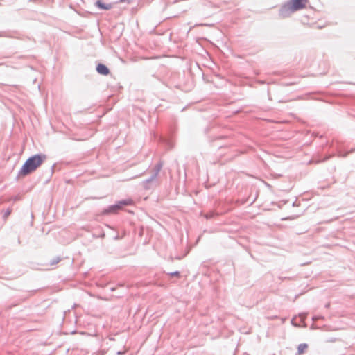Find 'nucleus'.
Masks as SVG:
<instances>
[{
  "mask_svg": "<svg viewBox=\"0 0 355 355\" xmlns=\"http://www.w3.org/2000/svg\"><path fill=\"white\" fill-rule=\"evenodd\" d=\"M44 155H35L29 157L22 166L19 175L26 176L39 168L46 159Z\"/></svg>",
  "mask_w": 355,
  "mask_h": 355,
  "instance_id": "1",
  "label": "nucleus"
},
{
  "mask_svg": "<svg viewBox=\"0 0 355 355\" xmlns=\"http://www.w3.org/2000/svg\"><path fill=\"white\" fill-rule=\"evenodd\" d=\"M309 0H290L284 6L283 9L285 11L295 12L304 8Z\"/></svg>",
  "mask_w": 355,
  "mask_h": 355,
  "instance_id": "2",
  "label": "nucleus"
},
{
  "mask_svg": "<svg viewBox=\"0 0 355 355\" xmlns=\"http://www.w3.org/2000/svg\"><path fill=\"white\" fill-rule=\"evenodd\" d=\"M132 202V200L130 199L119 201L116 204L110 206L103 211V213L106 214H117L120 210H122L125 206L130 205Z\"/></svg>",
  "mask_w": 355,
  "mask_h": 355,
  "instance_id": "3",
  "label": "nucleus"
},
{
  "mask_svg": "<svg viewBox=\"0 0 355 355\" xmlns=\"http://www.w3.org/2000/svg\"><path fill=\"white\" fill-rule=\"evenodd\" d=\"M117 3L118 0H98L96 5L101 9L110 10Z\"/></svg>",
  "mask_w": 355,
  "mask_h": 355,
  "instance_id": "4",
  "label": "nucleus"
},
{
  "mask_svg": "<svg viewBox=\"0 0 355 355\" xmlns=\"http://www.w3.org/2000/svg\"><path fill=\"white\" fill-rule=\"evenodd\" d=\"M96 70L98 73L104 76L108 75L110 73L108 68L103 64H98L97 65Z\"/></svg>",
  "mask_w": 355,
  "mask_h": 355,
  "instance_id": "5",
  "label": "nucleus"
},
{
  "mask_svg": "<svg viewBox=\"0 0 355 355\" xmlns=\"http://www.w3.org/2000/svg\"><path fill=\"white\" fill-rule=\"evenodd\" d=\"M308 349V345L306 343L300 344L297 347L298 355L303 354Z\"/></svg>",
  "mask_w": 355,
  "mask_h": 355,
  "instance_id": "6",
  "label": "nucleus"
},
{
  "mask_svg": "<svg viewBox=\"0 0 355 355\" xmlns=\"http://www.w3.org/2000/svg\"><path fill=\"white\" fill-rule=\"evenodd\" d=\"M11 213V211L10 209H7L6 211H5V214H4V218H7L9 215Z\"/></svg>",
  "mask_w": 355,
  "mask_h": 355,
  "instance_id": "7",
  "label": "nucleus"
},
{
  "mask_svg": "<svg viewBox=\"0 0 355 355\" xmlns=\"http://www.w3.org/2000/svg\"><path fill=\"white\" fill-rule=\"evenodd\" d=\"M130 0H118V3L129 2Z\"/></svg>",
  "mask_w": 355,
  "mask_h": 355,
  "instance_id": "8",
  "label": "nucleus"
},
{
  "mask_svg": "<svg viewBox=\"0 0 355 355\" xmlns=\"http://www.w3.org/2000/svg\"><path fill=\"white\" fill-rule=\"evenodd\" d=\"M178 274V272H175V273H174L173 275H177Z\"/></svg>",
  "mask_w": 355,
  "mask_h": 355,
  "instance_id": "9",
  "label": "nucleus"
}]
</instances>
